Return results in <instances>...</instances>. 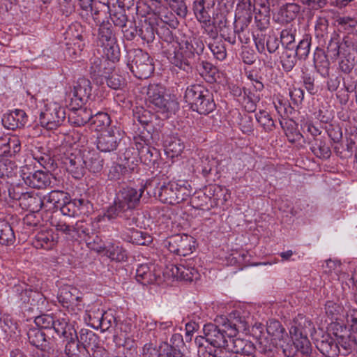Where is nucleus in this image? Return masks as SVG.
Segmentation results:
<instances>
[{"instance_id": "nucleus-37", "label": "nucleus", "mask_w": 357, "mask_h": 357, "mask_svg": "<svg viewBox=\"0 0 357 357\" xmlns=\"http://www.w3.org/2000/svg\"><path fill=\"white\" fill-rule=\"evenodd\" d=\"M215 108V104L214 102L213 95L209 91L205 92L202 100H201L197 106L193 109L194 111H197L201 114H208L212 112Z\"/></svg>"}, {"instance_id": "nucleus-14", "label": "nucleus", "mask_w": 357, "mask_h": 357, "mask_svg": "<svg viewBox=\"0 0 357 357\" xmlns=\"http://www.w3.org/2000/svg\"><path fill=\"white\" fill-rule=\"evenodd\" d=\"M92 91V86L89 79L82 77L77 79L72 91V103L75 102L76 105H82L89 99Z\"/></svg>"}, {"instance_id": "nucleus-64", "label": "nucleus", "mask_w": 357, "mask_h": 357, "mask_svg": "<svg viewBox=\"0 0 357 357\" xmlns=\"http://www.w3.org/2000/svg\"><path fill=\"white\" fill-rule=\"evenodd\" d=\"M199 357H231L230 353L222 349H215L213 354L203 349L199 351Z\"/></svg>"}, {"instance_id": "nucleus-45", "label": "nucleus", "mask_w": 357, "mask_h": 357, "mask_svg": "<svg viewBox=\"0 0 357 357\" xmlns=\"http://www.w3.org/2000/svg\"><path fill=\"white\" fill-rule=\"evenodd\" d=\"M297 56L292 49H287L281 56V64L284 71L290 72L297 62Z\"/></svg>"}, {"instance_id": "nucleus-56", "label": "nucleus", "mask_w": 357, "mask_h": 357, "mask_svg": "<svg viewBox=\"0 0 357 357\" xmlns=\"http://www.w3.org/2000/svg\"><path fill=\"white\" fill-rule=\"evenodd\" d=\"M155 24L156 33L162 40L168 43L174 41V36L169 26L167 27V26L160 24L158 22H155Z\"/></svg>"}, {"instance_id": "nucleus-35", "label": "nucleus", "mask_w": 357, "mask_h": 357, "mask_svg": "<svg viewBox=\"0 0 357 357\" xmlns=\"http://www.w3.org/2000/svg\"><path fill=\"white\" fill-rule=\"evenodd\" d=\"M165 151L171 158L180 155L185 146L183 142L176 137H168L165 144Z\"/></svg>"}, {"instance_id": "nucleus-9", "label": "nucleus", "mask_w": 357, "mask_h": 357, "mask_svg": "<svg viewBox=\"0 0 357 357\" xmlns=\"http://www.w3.org/2000/svg\"><path fill=\"white\" fill-rule=\"evenodd\" d=\"M194 238L185 234H176L169 237L166 243L168 250L177 255L186 256L195 248Z\"/></svg>"}, {"instance_id": "nucleus-30", "label": "nucleus", "mask_w": 357, "mask_h": 357, "mask_svg": "<svg viewBox=\"0 0 357 357\" xmlns=\"http://www.w3.org/2000/svg\"><path fill=\"white\" fill-rule=\"evenodd\" d=\"M98 252L105 251V255L112 260L116 261H123L127 259L126 251L121 246L119 245H100L96 248Z\"/></svg>"}, {"instance_id": "nucleus-57", "label": "nucleus", "mask_w": 357, "mask_h": 357, "mask_svg": "<svg viewBox=\"0 0 357 357\" xmlns=\"http://www.w3.org/2000/svg\"><path fill=\"white\" fill-rule=\"evenodd\" d=\"M53 204L56 206V210L60 208L66 202L69 195L61 190H52L50 192Z\"/></svg>"}, {"instance_id": "nucleus-50", "label": "nucleus", "mask_w": 357, "mask_h": 357, "mask_svg": "<svg viewBox=\"0 0 357 357\" xmlns=\"http://www.w3.org/2000/svg\"><path fill=\"white\" fill-rule=\"evenodd\" d=\"M105 78L107 86L113 89H120L126 84L125 79L116 73H112L110 75L107 77L106 73L101 78Z\"/></svg>"}, {"instance_id": "nucleus-43", "label": "nucleus", "mask_w": 357, "mask_h": 357, "mask_svg": "<svg viewBox=\"0 0 357 357\" xmlns=\"http://www.w3.org/2000/svg\"><path fill=\"white\" fill-rule=\"evenodd\" d=\"M326 314L331 320H340L344 316V307L339 303L328 301L325 305Z\"/></svg>"}, {"instance_id": "nucleus-2", "label": "nucleus", "mask_w": 357, "mask_h": 357, "mask_svg": "<svg viewBox=\"0 0 357 357\" xmlns=\"http://www.w3.org/2000/svg\"><path fill=\"white\" fill-rule=\"evenodd\" d=\"M144 192L143 189H136L129 186L122 187L116 192L114 205L110 206L104 214L108 220L114 219L117 215L123 216L127 220V225L132 226L136 222L133 210L139 205Z\"/></svg>"}, {"instance_id": "nucleus-13", "label": "nucleus", "mask_w": 357, "mask_h": 357, "mask_svg": "<svg viewBox=\"0 0 357 357\" xmlns=\"http://www.w3.org/2000/svg\"><path fill=\"white\" fill-rule=\"evenodd\" d=\"M81 294L75 287L63 286L59 290L57 299L64 307H76L81 310L84 307Z\"/></svg>"}, {"instance_id": "nucleus-47", "label": "nucleus", "mask_w": 357, "mask_h": 357, "mask_svg": "<svg viewBox=\"0 0 357 357\" xmlns=\"http://www.w3.org/2000/svg\"><path fill=\"white\" fill-rule=\"evenodd\" d=\"M122 157V160L125 162L123 165H126L129 169H133L139 161L138 150H135L133 147L127 148Z\"/></svg>"}, {"instance_id": "nucleus-58", "label": "nucleus", "mask_w": 357, "mask_h": 357, "mask_svg": "<svg viewBox=\"0 0 357 357\" xmlns=\"http://www.w3.org/2000/svg\"><path fill=\"white\" fill-rule=\"evenodd\" d=\"M54 317L49 314H42L35 318L34 322L38 328L52 329L54 324Z\"/></svg>"}, {"instance_id": "nucleus-16", "label": "nucleus", "mask_w": 357, "mask_h": 357, "mask_svg": "<svg viewBox=\"0 0 357 357\" xmlns=\"http://www.w3.org/2000/svg\"><path fill=\"white\" fill-rule=\"evenodd\" d=\"M170 271L174 277L189 282L197 280L200 276L191 261H185L178 265H172Z\"/></svg>"}, {"instance_id": "nucleus-1", "label": "nucleus", "mask_w": 357, "mask_h": 357, "mask_svg": "<svg viewBox=\"0 0 357 357\" xmlns=\"http://www.w3.org/2000/svg\"><path fill=\"white\" fill-rule=\"evenodd\" d=\"M61 161L67 171L75 178H81L86 169L94 173L98 172L103 165V160L96 151L82 153L80 150L74 148L63 152Z\"/></svg>"}, {"instance_id": "nucleus-61", "label": "nucleus", "mask_w": 357, "mask_h": 357, "mask_svg": "<svg viewBox=\"0 0 357 357\" xmlns=\"http://www.w3.org/2000/svg\"><path fill=\"white\" fill-rule=\"evenodd\" d=\"M222 323L224 325H227L229 324L231 326H232L233 324L236 325L235 327L236 329V334L239 331L245 330L247 326L246 321L244 319H243L241 317H236L234 315L232 316L231 314L229 315V319L223 320Z\"/></svg>"}, {"instance_id": "nucleus-28", "label": "nucleus", "mask_w": 357, "mask_h": 357, "mask_svg": "<svg viewBox=\"0 0 357 357\" xmlns=\"http://www.w3.org/2000/svg\"><path fill=\"white\" fill-rule=\"evenodd\" d=\"M154 20L149 17L148 19L141 21L138 26L137 34L146 43H151L155 39L156 27L154 26Z\"/></svg>"}, {"instance_id": "nucleus-5", "label": "nucleus", "mask_w": 357, "mask_h": 357, "mask_svg": "<svg viewBox=\"0 0 357 357\" xmlns=\"http://www.w3.org/2000/svg\"><path fill=\"white\" fill-rule=\"evenodd\" d=\"M165 88L159 84H151L146 90V100L153 105L158 112L174 113L178 109V103L169 96H165Z\"/></svg>"}, {"instance_id": "nucleus-63", "label": "nucleus", "mask_w": 357, "mask_h": 357, "mask_svg": "<svg viewBox=\"0 0 357 357\" xmlns=\"http://www.w3.org/2000/svg\"><path fill=\"white\" fill-rule=\"evenodd\" d=\"M280 45V41L275 35H269L266 39V46L268 52L270 54L275 53L278 49Z\"/></svg>"}, {"instance_id": "nucleus-49", "label": "nucleus", "mask_w": 357, "mask_h": 357, "mask_svg": "<svg viewBox=\"0 0 357 357\" xmlns=\"http://www.w3.org/2000/svg\"><path fill=\"white\" fill-rule=\"evenodd\" d=\"M312 151L319 158H328L331 154V150L326 143L321 139H314V143L311 146Z\"/></svg>"}, {"instance_id": "nucleus-41", "label": "nucleus", "mask_w": 357, "mask_h": 357, "mask_svg": "<svg viewBox=\"0 0 357 357\" xmlns=\"http://www.w3.org/2000/svg\"><path fill=\"white\" fill-rule=\"evenodd\" d=\"M52 328L60 336L63 337V338H66L70 336V334H73V333H76V331L68 324L66 319H54V324L52 326Z\"/></svg>"}, {"instance_id": "nucleus-40", "label": "nucleus", "mask_w": 357, "mask_h": 357, "mask_svg": "<svg viewBox=\"0 0 357 357\" xmlns=\"http://www.w3.org/2000/svg\"><path fill=\"white\" fill-rule=\"evenodd\" d=\"M278 354L277 356H281L282 355L285 357H293L296 354V347L292 339L287 337H282L281 341H278Z\"/></svg>"}, {"instance_id": "nucleus-59", "label": "nucleus", "mask_w": 357, "mask_h": 357, "mask_svg": "<svg viewBox=\"0 0 357 357\" xmlns=\"http://www.w3.org/2000/svg\"><path fill=\"white\" fill-rule=\"evenodd\" d=\"M129 170V168L126 165H114L109 169V177L112 180L120 179L121 176L126 174Z\"/></svg>"}, {"instance_id": "nucleus-11", "label": "nucleus", "mask_w": 357, "mask_h": 357, "mask_svg": "<svg viewBox=\"0 0 357 357\" xmlns=\"http://www.w3.org/2000/svg\"><path fill=\"white\" fill-rule=\"evenodd\" d=\"M119 128L110 127L103 131L97 139V148L102 152H111L116 149L121 141Z\"/></svg>"}, {"instance_id": "nucleus-26", "label": "nucleus", "mask_w": 357, "mask_h": 357, "mask_svg": "<svg viewBox=\"0 0 357 357\" xmlns=\"http://www.w3.org/2000/svg\"><path fill=\"white\" fill-rule=\"evenodd\" d=\"M98 316L93 313V314H89V316L91 319L93 320V324L96 323L100 326L102 331H107L112 329H114L117 326V320L113 314L110 312H98Z\"/></svg>"}, {"instance_id": "nucleus-62", "label": "nucleus", "mask_w": 357, "mask_h": 357, "mask_svg": "<svg viewBox=\"0 0 357 357\" xmlns=\"http://www.w3.org/2000/svg\"><path fill=\"white\" fill-rule=\"evenodd\" d=\"M132 24V22L130 21L125 26L121 28L123 37L128 40L134 39L137 33V29Z\"/></svg>"}, {"instance_id": "nucleus-33", "label": "nucleus", "mask_w": 357, "mask_h": 357, "mask_svg": "<svg viewBox=\"0 0 357 357\" xmlns=\"http://www.w3.org/2000/svg\"><path fill=\"white\" fill-rule=\"evenodd\" d=\"M27 337L31 344L36 348L45 350L47 348V340L45 333L38 328H31L27 332Z\"/></svg>"}, {"instance_id": "nucleus-53", "label": "nucleus", "mask_w": 357, "mask_h": 357, "mask_svg": "<svg viewBox=\"0 0 357 357\" xmlns=\"http://www.w3.org/2000/svg\"><path fill=\"white\" fill-rule=\"evenodd\" d=\"M137 149L138 150L139 158L144 160V162H151L153 155L154 149H151L146 144L140 142L136 143Z\"/></svg>"}, {"instance_id": "nucleus-21", "label": "nucleus", "mask_w": 357, "mask_h": 357, "mask_svg": "<svg viewBox=\"0 0 357 357\" xmlns=\"http://www.w3.org/2000/svg\"><path fill=\"white\" fill-rule=\"evenodd\" d=\"M317 349L325 356L335 357L339 355L337 343L329 334H324L315 340Z\"/></svg>"}, {"instance_id": "nucleus-46", "label": "nucleus", "mask_w": 357, "mask_h": 357, "mask_svg": "<svg viewBox=\"0 0 357 357\" xmlns=\"http://www.w3.org/2000/svg\"><path fill=\"white\" fill-rule=\"evenodd\" d=\"M335 335L337 337L336 342L337 343L339 355L347 356L353 350L355 342L350 340L349 337H345L343 335H337L335 334Z\"/></svg>"}, {"instance_id": "nucleus-44", "label": "nucleus", "mask_w": 357, "mask_h": 357, "mask_svg": "<svg viewBox=\"0 0 357 357\" xmlns=\"http://www.w3.org/2000/svg\"><path fill=\"white\" fill-rule=\"evenodd\" d=\"M68 33L79 40L77 43H74V46L78 47V52L74 47H73V51L72 52V54L75 55L80 54L84 46V44L82 43L83 40L82 26L79 24H73L70 26Z\"/></svg>"}, {"instance_id": "nucleus-25", "label": "nucleus", "mask_w": 357, "mask_h": 357, "mask_svg": "<svg viewBox=\"0 0 357 357\" xmlns=\"http://www.w3.org/2000/svg\"><path fill=\"white\" fill-rule=\"evenodd\" d=\"M298 328H294L291 331V339L294 342L296 347V354L301 352L304 356H308L312 353V346L307 338V335H305V332L302 335L301 332H298Z\"/></svg>"}, {"instance_id": "nucleus-48", "label": "nucleus", "mask_w": 357, "mask_h": 357, "mask_svg": "<svg viewBox=\"0 0 357 357\" xmlns=\"http://www.w3.org/2000/svg\"><path fill=\"white\" fill-rule=\"evenodd\" d=\"M106 61H102L99 57L94 56L90 59V68L89 73L92 78H96V77H102L105 74L102 71V66Z\"/></svg>"}, {"instance_id": "nucleus-6", "label": "nucleus", "mask_w": 357, "mask_h": 357, "mask_svg": "<svg viewBox=\"0 0 357 357\" xmlns=\"http://www.w3.org/2000/svg\"><path fill=\"white\" fill-rule=\"evenodd\" d=\"M97 41L104 48V52L109 60L112 62L119 61L120 49L111 23L102 22L100 24Z\"/></svg>"}, {"instance_id": "nucleus-7", "label": "nucleus", "mask_w": 357, "mask_h": 357, "mask_svg": "<svg viewBox=\"0 0 357 357\" xmlns=\"http://www.w3.org/2000/svg\"><path fill=\"white\" fill-rule=\"evenodd\" d=\"M128 67L138 79H146L151 76L154 67L148 53L135 50L129 53Z\"/></svg>"}, {"instance_id": "nucleus-52", "label": "nucleus", "mask_w": 357, "mask_h": 357, "mask_svg": "<svg viewBox=\"0 0 357 357\" xmlns=\"http://www.w3.org/2000/svg\"><path fill=\"white\" fill-rule=\"evenodd\" d=\"M256 119L265 130L269 131L275 127L271 115L266 111H261L256 114Z\"/></svg>"}, {"instance_id": "nucleus-38", "label": "nucleus", "mask_w": 357, "mask_h": 357, "mask_svg": "<svg viewBox=\"0 0 357 357\" xmlns=\"http://www.w3.org/2000/svg\"><path fill=\"white\" fill-rule=\"evenodd\" d=\"M339 30L352 34L357 32V20L349 16H337L335 17Z\"/></svg>"}, {"instance_id": "nucleus-4", "label": "nucleus", "mask_w": 357, "mask_h": 357, "mask_svg": "<svg viewBox=\"0 0 357 357\" xmlns=\"http://www.w3.org/2000/svg\"><path fill=\"white\" fill-rule=\"evenodd\" d=\"M236 325L232 326L228 324L217 326L213 324H208L204 326V333L207 342L216 347V349H226L231 337L236 335Z\"/></svg>"}, {"instance_id": "nucleus-22", "label": "nucleus", "mask_w": 357, "mask_h": 357, "mask_svg": "<svg viewBox=\"0 0 357 357\" xmlns=\"http://www.w3.org/2000/svg\"><path fill=\"white\" fill-rule=\"evenodd\" d=\"M70 112L68 114V120L77 126H82L92 121L93 114L91 109L82 107V105L74 107L73 103L70 104Z\"/></svg>"}, {"instance_id": "nucleus-29", "label": "nucleus", "mask_w": 357, "mask_h": 357, "mask_svg": "<svg viewBox=\"0 0 357 357\" xmlns=\"http://www.w3.org/2000/svg\"><path fill=\"white\" fill-rule=\"evenodd\" d=\"M278 341L268 337H261L259 339V351L267 357H275L278 354Z\"/></svg>"}, {"instance_id": "nucleus-36", "label": "nucleus", "mask_w": 357, "mask_h": 357, "mask_svg": "<svg viewBox=\"0 0 357 357\" xmlns=\"http://www.w3.org/2000/svg\"><path fill=\"white\" fill-rule=\"evenodd\" d=\"M136 280L142 284L153 283L156 281L157 277L147 264H140L136 270Z\"/></svg>"}, {"instance_id": "nucleus-19", "label": "nucleus", "mask_w": 357, "mask_h": 357, "mask_svg": "<svg viewBox=\"0 0 357 357\" xmlns=\"http://www.w3.org/2000/svg\"><path fill=\"white\" fill-rule=\"evenodd\" d=\"M153 13L155 22L169 26L171 29H175L178 26V20L175 15L165 7L162 3L156 8L151 9Z\"/></svg>"}, {"instance_id": "nucleus-15", "label": "nucleus", "mask_w": 357, "mask_h": 357, "mask_svg": "<svg viewBox=\"0 0 357 357\" xmlns=\"http://www.w3.org/2000/svg\"><path fill=\"white\" fill-rule=\"evenodd\" d=\"M24 183L33 188H45L50 185L52 174L47 172L38 170L34 172L22 174Z\"/></svg>"}, {"instance_id": "nucleus-34", "label": "nucleus", "mask_w": 357, "mask_h": 357, "mask_svg": "<svg viewBox=\"0 0 357 357\" xmlns=\"http://www.w3.org/2000/svg\"><path fill=\"white\" fill-rule=\"evenodd\" d=\"M36 248L49 250L55 244V239L52 231H43L37 234L33 243Z\"/></svg>"}, {"instance_id": "nucleus-8", "label": "nucleus", "mask_w": 357, "mask_h": 357, "mask_svg": "<svg viewBox=\"0 0 357 357\" xmlns=\"http://www.w3.org/2000/svg\"><path fill=\"white\" fill-rule=\"evenodd\" d=\"M66 109L56 103L46 106L45 111L40 114V123L47 130L58 128L66 118Z\"/></svg>"}, {"instance_id": "nucleus-32", "label": "nucleus", "mask_w": 357, "mask_h": 357, "mask_svg": "<svg viewBox=\"0 0 357 357\" xmlns=\"http://www.w3.org/2000/svg\"><path fill=\"white\" fill-rule=\"evenodd\" d=\"M266 333L268 337L275 341H281L282 337H287V333L281 323L275 319H269L266 324Z\"/></svg>"}, {"instance_id": "nucleus-54", "label": "nucleus", "mask_w": 357, "mask_h": 357, "mask_svg": "<svg viewBox=\"0 0 357 357\" xmlns=\"http://www.w3.org/2000/svg\"><path fill=\"white\" fill-rule=\"evenodd\" d=\"M172 62L174 65L186 72H188V70L192 68L191 64L188 61V59L184 56L180 50L175 52Z\"/></svg>"}, {"instance_id": "nucleus-55", "label": "nucleus", "mask_w": 357, "mask_h": 357, "mask_svg": "<svg viewBox=\"0 0 357 357\" xmlns=\"http://www.w3.org/2000/svg\"><path fill=\"white\" fill-rule=\"evenodd\" d=\"M296 30L292 28L283 29L280 33V43L286 49H291V45L295 41Z\"/></svg>"}, {"instance_id": "nucleus-31", "label": "nucleus", "mask_w": 357, "mask_h": 357, "mask_svg": "<svg viewBox=\"0 0 357 357\" xmlns=\"http://www.w3.org/2000/svg\"><path fill=\"white\" fill-rule=\"evenodd\" d=\"M78 335L77 333L70 334V336L64 339L66 342L64 347V355L67 357H79L83 349L77 341Z\"/></svg>"}, {"instance_id": "nucleus-27", "label": "nucleus", "mask_w": 357, "mask_h": 357, "mask_svg": "<svg viewBox=\"0 0 357 357\" xmlns=\"http://www.w3.org/2000/svg\"><path fill=\"white\" fill-rule=\"evenodd\" d=\"M208 90L202 85L194 84L188 87L185 92L184 98L185 102L190 105L193 109L199 102L202 100L205 92Z\"/></svg>"}, {"instance_id": "nucleus-42", "label": "nucleus", "mask_w": 357, "mask_h": 357, "mask_svg": "<svg viewBox=\"0 0 357 357\" xmlns=\"http://www.w3.org/2000/svg\"><path fill=\"white\" fill-rule=\"evenodd\" d=\"M311 42L312 37L308 34H305L303 36V39L298 43L294 54L299 59L305 60L307 57L310 51Z\"/></svg>"}, {"instance_id": "nucleus-18", "label": "nucleus", "mask_w": 357, "mask_h": 357, "mask_svg": "<svg viewBox=\"0 0 357 357\" xmlns=\"http://www.w3.org/2000/svg\"><path fill=\"white\" fill-rule=\"evenodd\" d=\"M222 350H225L233 355L246 356L254 353L255 347L248 340L231 337V341H229L227 347L222 349Z\"/></svg>"}, {"instance_id": "nucleus-39", "label": "nucleus", "mask_w": 357, "mask_h": 357, "mask_svg": "<svg viewBox=\"0 0 357 357\" xmlns=\"http://www.w3.org/2000/svg\"><path fill=\"white\" fill-rule=\"evenodd\" d=\"M15 239L14 231L10 224L5 220H0V244H13Z\"/></svg>"}, {"instance_id": "nucleus-51", "label": "nucleus", "mask_w": 357, "mask_h": 357, "mask_svg": "<svg viewBox=\"0 0 357 357\" xmlns=\"http://www.w3.org/2000/svg\"><path fill=\"white\" fill-rule=\"evenodd\" d=\"M208 47L217 59L222 61L226 58V48L222 41L214 40L208 44Z\"/></svg>"}, {"instance_id": "nucleus-24", "label": "nucleus", "mask_w": 357, "mask_h": 357, "mask_svg": "<svg viewBox=\"0 0 357 357\" xmlns=\"http://www.w3.org/2000/svg\"><path fill=\"white\" fill-rule=\"evenodd\" d=\"M14 199H19L21 204L26 206L33 212H38L42 209L41 195L33 192H22L19 196L14 195Z\"/></svg>"}, {"instance_id": "nucleus-17", "label": "nucleus", "mask_w": 357, "mask_h": 357, "mask_svg": "<svg viewBox=\"0 0 357 357\" xmlns=\"http://www.w3.org/2000/svg\"><path fill=\"white\" fill-rule=\"evenodd\" d=\"M20 149L21 143L17 137L0 135V158L15 156Z\"/></svg>"}, {"instance_id": "nucleus-3", "label": "nucleus", "mask_w": 357, "mask_h": 357, "mask_svg": "<svg viewBox=\"0 0 357 357\" xmlns=\"http://www.w3.org/2000/svg\"><path fill=\"white\" fill-rule=\"evenodd\" d=\"M146 188H153L154 197H158L160 202L165 204L172 205L186 200L191 193L188 183L185 181L158 182L157 179H154L149 183Z\"/></svg>"}, {"instance_id": "nucleus-60", "label": "nucleus", "mask_w": 357, "mask_h": 357, "mask_svg": "<svg viewBox=\"0 0 357 357\" xmlns=\"http://www.w3.org/2000/svg\"><path fill=\"white\" fill-rule=\"evenodd\" d=\"M298 328V333L301 332L302 335L303 332H305V335H308V333L310 331L312 328V324L310 321H307L306 319L301 317L299 320L294 321V324L291 326L289 333L291 335V331L294 328Z\"/></svg>"}, {"instance_id": "nucleus-12", "label": "nucleus", "mask_w": 357, "mask_h": 357, "mask_svg": "<svg viewBox=\"0 0 357 357\" xmlns=\"http://www.w3.org/2000/svg\"><path fill=\"white\" fill-rule=\"evenodd\" d=\"M77 341L86 354L89 353L88 349L91 348L92 357H99L105 353V349L100 345L99 337L91 330L82 328L79 332Z\"/></svg>"}, {"instance_id": "nucleus-10", "label": "nucleus", "mask_w": 357, "mask_h": 357, "mask_svg": "<svg viewBox=\"0 0 357 357\" xmlns=\"http://www.w3.org/2000/svg\"><path fill=\"white\" fill-rule=\"evenodd\" d=\"M79 6L82 10V14L86 17H91L94 22L98 24L101 17L105 16L110 11L107 2L100 0H79Z\"/></svg>"}, {"instance_id": "nucleus-20", "label": "nucleus", "mask_w": 357, "mask_h": 357, "mask_svg": "<svg viewBox=\"0 0 357 357\" xmlns=\"http://www.w3.org/2000/svg\"><path fill=\"white\" fill-rule=\"evenodd\" d=\"M215 5V0H195L193 11L197 20L202 24H209L210 11Z\"/></svg>"}, {"instance_id": "nucleus-23", "label": "nucleus", "mask_w": 357, "mask_h": 357, "mask_svg": "<svg viewBox=\"0 0 357 357\" xmlns=\"http://www.w3.org/2000/svg\"><path fill=\"white\" fill-rule=\"evenodd\" d=\"M27 121L28 116L25 112L17 109L5 114L2 119L3 126L10 130L24 127Z\"/></svg>"}]
</instances>
